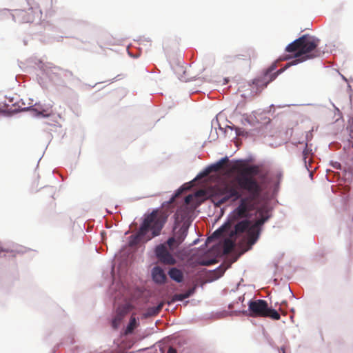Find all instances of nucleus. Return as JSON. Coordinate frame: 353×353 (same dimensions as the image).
I'll return each instance as SVG.
<instances>
[{
  "mask_svg": "<svg viewBox=\"0 0 353 353\" xmlns=\"http://www.w3.org/2000/svg\"><path fill=\"white\" fill-rule=\"evenodd\" d=\"M137 323L136 318L134 316H132L130 320V323L125 330V334L131 333L133 331V330L137 327Z\"/></svg>",
  "mask_w": 353,
  "mask_h": 353,
  "instance_id": "16",
  "label": "nucleus"
},
{
  "mask_svg": "<svg viewBox=\"0 0 353 353\" xmlns=\"http://www.w3.org/2000/svg\"><path fill=\"white\" fill-rule=\"evenodd\" d=\"M228 162V157H224L216 163V166H217L219 169H221Z\"/></svg>",
  "mask_w": 353,
  "mask_h": 353,
  "instance_id": "20",
  "label": "nucleus"
},
{
  "mask_svg": "<svg viewBox=\"0 0 353 353\" xmlns=\"http://www.w3.org/2000/svg\"><path fill=\"white\" fill-rule=\"evenodd\" d=\"M269 312H268V314L265 316L271 317L273 319L279 320L280 319V314L274 310L269 308Z\"/></svg>",
  "mask_w": 353,
  "mask_h": 353,
  "instance_id": "17",
  "label": "nucleus"
},
{
  "mask_svg": "<svg viewBox=\"0 0 353 353\" xmlns=\"http://www.w3.org/2000/svg\"><path fill=\"white\" fill-rule=\"evenodd\" d=\"M152 277L157 284H164L167 281V275L164 270L159 266H155L152 270Z\"/></svg>",
  "mask_w": 353,
  "mask_h": 353,
  "instance_id": "9",
  "label": "nucleus"
},
{
  "mask_svg": "<svg viewBox=\"0 0 353 353\" xmlns=\"http://www.w3.org/2000/svg\"><path fill=\"white\" fill-rule=\"evenodd\" d=\"M254 57V52L253 50H247L245 54H239L236 56L238 59H243L245 60L248 65L251 63V59Z\"/></svg>",
  "mask_w": 353,
  "mask_h": 353,
  "instance_id": "14",
  "label": "nucleus"
},
{
  "mask_svg": "<svg viewBox=\"0 0 353 353\" xmlns=\"http://www.w3.org/2000/svg\"><path fill=\"white\" fill-rule=\"evenodd\" d=\"M122 256L123 252L115 255L112 270L113 283L110 290L114 291L112 293V296L115 301V304H117V302L120 299L123 301V304L117 307L115 316L112 320V324L114 328L118 327L123 317L125 314L129 312L131 309V305L128 301L130 295V291L129 288L124 285L122 281V277L126 272L128 266L130 254L124 259H121Z\"/></svg>",
  "mask_w": 353,
  "mask_h": 353,
  "instance_id": "4",
  "label": "nucleus"
},
{
  "mask_svg": "<svg viewBox=\"0 0 353 353\" xmlns=\"http://www.w3.org/2000/svg\"><path fill=\"white\" fill-rule=\"evenodd\" d=\"M283 353H285V352H284V350H283Z\"/></svg>",
  "mask_w": 353,
  "mask_h": 353,
  "instance_id": "29",
  "label": "nucleus"
},
{
  "mask_svg": "<svg viewBox=\"0 0 353 353\" xmlns=\"http://www.w3.org/2000/svg\"><path fill=\"white\" fill-rule=\"evenodd\" d=\"M249 312L252 316L257 317H265L268 314V305L265 301L258 299L255 301H251L249 303Z\"/></svg>",
  "mask_w": 353,
  "mask_h": 353,
  "instance_id": "8",
  "label": "nucleus"
},
{
  "mask_svg": "<svg viewBox=\"0 0 353 353\" xmlns=\"http://www.w3.org/2000/svg\"><path fill=\"white\" fill-rule=\"evenodd\" d=\"M108 235H109V237H110V240H114V239L112 238V236H121V233L110 232Z\"/></svg>",
  "mask_w": 353,
  "mask_h": 353,
  "instance_id": "23",
  "label": "nucleus"
},
{
  "mask_svg": "<svg viewBox=\"0 0 353 353\" xmlns=\"http://www.w3.org/2000/svg\"><path fill=\"white\" fill-rule=\"evenodd\" d=\"M34 110L37 111L38 112V114L42 115L43 117H48L50 115V113L46 110L42 109L41 107H38L37 108H34Z\"/></svg>",
  "mask_w": 353,
  "mask_h": 353,
  "instance_id": "18",
  "label": "nucleus"
},
{
  "mask_svg": "<svg viewBox=\"0 0 353 353\" xmlns=\"http://www.w3.org/2000/svg\"><path fill=\"white\" fill-rule=\"evenodd\" d=\"M106 235H107V232L105 231H101V241L103 242L108 240Z\"/></svg>",
  "mask_w": 353,
  "mask_h": 353,
  "instance_id": "25",
  "label": "nucleus"
},
{
  "mask_svg": "<svg viewBox=\"0 0 353 353\" xmlns=\"http://www.w3.org/2000/svg\"><path fill=\"white\" fill-rule=\"evenodd\" d=\"M14 16L21 17V21L23 23L30 22L32 20V17L30 16L29 13L23 10H17Z\"/></svg>",
  "mask_w": 353,
  "mask_h": 353,
  "instance_id": "11",
  "label": "nucleus"
},
{
  "mask_svg": "<svg viewBox=\"0 0 353 353\" xmlns=\"http://www.w3.org/2000/svg\"><path fill=\"white\" fill-rule=\"evenodd\" d=\"M176 244H159L156 248V255L159 261L164 264L172 265L176 261L171 253Z\"/></svg>",
  "mask_w": 353,
  "mask_h": 353,
  "instance_id": "7",
  "label": "nucleus"
},
{
  "mask_svg": "<svg viewBox=\"0 0 353 353\" xmlns=\"http://www.w3.org/2000/svg\"><path fill=\"white\" fill-rule=\"evenodd\" d=\"M199 239H196L194 240L192 243H199Z\"/></svg>",
  "mask_w": 353,
  "mask_h": 353,
  "instance_id": "28",
  "label": "nucleus"
},
{
  "mask_svg": "<svg viewBox=\"0 0 353 353\" xmlns=\"http://www.w3.org/2000/svg\"><path fill=\"white\" fill-rule=\"evenodd\" d=\"M319 43L320 39L315 36L309 34H303L286 46L285 52L291 53V54L285 55L281 58V60L295 58L294 60L288 63L284 68L280 69L275 72H273L275 65H272L267 70L263 77L254 79L253 84L257 88L260 87L261 89H263L269 83L274 81L285 68L308 59L319 57L323 53L318 48Z\"/></svg>",
  "mask_w": 353,
  "mask_h": 353,
  "instance_id": "2",
  "label": "nucleus"
},
{
  "mask_svg": "<svg viewBox=\"0 0 353 353\" xmlns=\"http://www.w3.org/2000/svg\"><path fill=\"white\" fill-rule=\"evenodd\" d=\"M252 244H214L212 250L207 254V256H212L210 259L205 260L202 263L205 265H210L219 261L220 259L223 260V263L217 270L220 277L224 272L235 262L238 258L246 251L251 248Z\"/></svg>",
  "mask_w": 353,
  "mask_h": 353,
  "instance_id": "5",
  "label": "nucleus"
},
{
  "mask_svg": "<svg viewBox=\"0 0 353 353\" xmlns=\"http://www.w3.org/2000/svg\"><path fill=\"white\" fill-rule=\"evenodd\" d=\"M189 187H182L168 202L162 204L161 208L154 210L151 213L145 214L143 220L138 231L130 236L129 243L147 242L152 238L159 236L166 223L169 216L174 212L173 203L175 199Z\"/></svg>",
  "mask_w": 353,
  "mask_h": 353,
  "instance_id": "3",
  "label": "nucleus"
},
{
  "mask_svg": "<svg viewBox=\"0 0 353 353\" xmlns=\"http://www.w3.org/2000/svg\"><path fill=\"white\" fill-rule=\"evenodd\" d=\"M192 199H193V196L192 194H189L185 197L184 202L185 204L188 205L191 203Z\"/></svg>",
  "mask_w": 353,
  "mask_h": 353,
  "instance_id": "22",
  "label": "nucleus"
},
{
  "mask_svg": "<svg viewBox=\"0 0 353 353\" xmlns=\"http://www.w3.org/2000/svg\"><path fill=\"white\" fill-rule=\"evenodd\" d=\"M220 169L216 166V163L212 165L211 166H210L207 170H206V174H208L210 173V172H212V171H214V172H216L218 170H219Z\"/></svg>",
  "mask_w": 353,
  "mask_h": 353,
  "instance_id": "21",
  "label": "nucleus"
},
{
  "mask_svg": "<svg viewBox=\"0 0 353 353\" xmlns=\"http://www.w3.org/2000/svg\"><path fill=\"white\" fill-rule=\"evenodd\" d=\"M238 172L236 178L239 187L247 191L249 194L242 197L237 185L232 183H226L220 185L216 190L217 205L223 204L229 201L239 199L238 206L232 212L228 219L219 229L208 238L205 243L212 240H219V243H236V240L245 232L248 237L246 243H255L260 235V227L269 219L268 210H259V216L253 225L248 219L250 212L255 210L256 201L262 192V188L255 176L261 174V168L256 165L241 163L234 165Z\"/></svg>",
  "mask_w": 353,
  "mask_h": 353,
  "instance_id": "1",
  "label": "nucleus"
},
{
  "mask_svg": "<svg viewBox=\"0 0 353 353\" xmlns=\"http://www.w3.org/2000/svg\"><path fill=\"white\" fill-rule=\"evenodd\" d=\"M310 154L309 150L307 148V145H305V148L303 151V156L305 159L307 157L308 154Z\"/></svg>",
  "mask_w": 353,
  "mask_h": 353,
  "instance_id": "24",
  "label": "nucleus"
},
{
  "mask_svg": "<svg viewBox=\"0 0 353 353\" xmlns=\"http://www.w3.org/2000/svg\"><path fill=\"white\" fill-rule=\"evenodd\" d=\"M174 223L171 236L165 243H182L187 234L190 223L181 210H177L174 215Z\"/></svg>",
  "mask_w": 353,
  "mask_h": 353,
  "instance_id": "6",
  "label": "nucleus"
},
{
  "mask_svg": "<svg viewBox=\"0 0 353 353\" xmlns=\"http://www.w3.org/2000/svg\"><path fill=\"white\" fill-rule=\"evenodd\" d=\"M163 306V303L161 302L157 306L149 307L144 314L145 317L152 316L157 314L161 311Z\"/></svg>",
  "mask_w": 353,
  "mask_h": 353,
  "instance_id": "12",
  "label": "nucleus"
},
{
  "mask_svg": "<svg viewBox=\"0 0 353 353\" xmlns=\"http://www.w3.org/2000/svg\"><path fill=\"white\" fill-rule=\"evenodd\" d=\"M167 353H176V351L175 349L172 348V347H170L168 350V352Z\"/></svg>",
  "mask_w": 353,
  "mask_h": 353,
  "instance_id": "27",
  "label": "nucleus"
},
{
  "mask_svg": "<svg viewBox=\"0 0 353 353\" xmlns=\"http://www.w3.org/2000/svg\"><path fill=\"white\" fill-rule=\"evenodd\" d=\"M228 162V157H224L216 163V166H217L219 169H221Z\"/></svg>",
  "mask_w": 353,
  "mask_h": 353,
  "instance_id": "19",
  "label": "nucleus"
},
{
  "mask_svg": "<svg viewBox=\"0 0 353 353\" xmlns=\"http://www.w3.org/2000/svg\"><path fill=\"white\" fill-rule=\"evenodd\" d=\"M347 130L349 131L348 144L353 149V117L348 121Z\"/></svg>",
  "mask_w": 353,
  "mask_h": 353,
  "instance_id": "15",
  "label": "nucleus"
},
{
  "mask_svg": "<svg viewBox=\"0 0 353 353\" xmlns=\"http://www.w3.org/2000/svg\"><path fill=\"white\" fill-rule=\"evenodd\" d=\"M194 289H190L184 293L176 294L174 296V300L177 301H181L189 296H190L194 293Z\"/></svg>",
  "mask_w": 353,
  "mask_h": 353,
  "instance_id": "13",
  "label": "nucleus"
},
{
  "mask_svg": "<svg viewBox=\"0 0 353 353\" xmlns=\"http://www.w3.org/2000/svg\"><path fill=\"white\" fill-rule=\"evenodd\" d=\"M134 244H128L125 247V251L129 252H131L133 249L132 248V245Z\"/></svg>",
  "mask_w": 353,
  "mask_h": 353,
  "instance_id": "26",
  "label": "nucleus"
},
{
  "mask_svg": "<svg viewBox=\"0 0 353 353\" xmlns=\"http://www.w3.org/2000/svg\"><path fill=\"white\" fill-rule=\"evenodd\" d=\"M168 274L170 278L176 282H181L183 280V275L182 272L175 268H171Z\"/></svg>",
  "mask_w": 353,
  "mask_h": 353,
  "instance_id": "10",
  "label": "nucleus"
}]
</instances>
